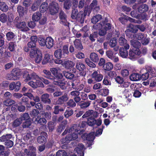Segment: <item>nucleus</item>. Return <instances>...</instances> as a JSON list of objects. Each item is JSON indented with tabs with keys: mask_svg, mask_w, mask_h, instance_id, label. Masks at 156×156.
Segmentation results:
<instances>
[{
	"mask_svg": "<svg viewBox=\"0 0 156 156\" xmlns=\"http://www.w3.org/2000/svg\"><path fill=\"white\" fill-rule=\"evenodd\" d=\"M138 30V27L137 25H133L132 24H130L129 26L127 29L126 31V35L129 32H131L133 33H136Z\"/></svg>",
	"mask_w": 156,
	"mask_h": 156,
	"instance_id": "obj_17",
	"label": "nucleus"
},
{
	"mask_svg": "<svg viewBox=\"0 0 156 156\" xmlns=\"http://www.w3.org/2000/svg\"><path fill=\"white\" fill-rule=\"evenodd\" d=\"M76 69L80 71H81L80 74L82 76H84L86 73L84 70L85 69V67L84 64L80 62H78L76 65Z\"/></svg>",
	"mask_w": 156,
	"mask_h": 156,
	"instance_id": "obj_14",
	"label": "nucleus"
},
{
	"mask_svg": "<svg viewBox=\"0 0 156 156\" xmlns=\"http://www.w3.org/2000/svg\"><path fill=\"white\" fill-rule=\"evenodd\" d=\"M130 43L131 45L133 47V49H139L141 46V43L139 41L133 40L130 41Z\"/></svg>",
	"mask_w": 156,
	"mask_h": 156,
	"instance_id": "obj_24",
	"label": "nucleus"
},
{
	"mask_svg": "<svg viewBox=\"0 0 156 156\" xmlns=\"http://www.w3.org/2000/svg\"><path fill=\"white\" fill-rule=\"evenodd\" d=\"M90 101H87L85 102H81L79 103L82 108H84L88 107L90 105Z\"/></svg>",
	"mask_w": 156,
	"mask_h": 156,
	"instance_id": "obj_43",
	"label": "nucleus"
},
{
	"mask_svg": "<svg viewBox=\"0 0 156 156\" xmlns=\"http://www.w3.org/2000/svg\"><path fill=\"white\" fill-rule=\"evenodd\" d=\"M46 46L47 48H50L52 47L54 44V41L51 37H48L46 38Z\"/></svg>",
	"mask_w": 156,
	"mask_h": 156,
	"instance_id": "obj_23",
	"label": "nucleus"
},
{
	"mask_svg": "<svg viewBox=\"0 0 156 156\" xmlns=\"http://www.w3.org/2000/svg\"><path fill=\"white\" fill-rule=\"evenodd\" d=\"M148 8L147 5L145 4L141 5L138 8V11L140 13L143 12L147 11Z\"/></svg>",
	"mask_w": 156,
	"mask_h": 156,
	"instance_id": "obj_35",
	"label": "nucleus"
},
{
	"mask_svg": "<svg viewBox=\"0 0 156 156\" xmlns=\"http://www.w3.org/2000/svg\"><path fill=\"white\" fill-rule=\"evenodd\" d=\"M103 83L106 85H110L111 82L107 76H105L103 80Z\"/></svg>",
	"mask_w": 156,
	"mask_h": 156,
	"instance_id": "obj_62",
	"label": "nucleus"
},
{
	"mask_svg": "<svg viewBox=\"0 0 156 156\" xmlns=\"http://www.w3.org/2000/svg\"><path fill=\"white\" fill-rule=\"evenodd\" d=\"M121 74L123 77H125L129 75V72L127 69H123L121 70Z\"/></svg>",
	"mask_w": 156,
	"mask_h": 156,
	"instance_id": "obj_60",
	"label": "nucleus"
},
{
	"mask_svg": "<svg viewBox=\"0 0 156 156\" xmlns=\"http://www.w3.org/2000/svg\"><path fill=\"white\" fill-rule=\"evenodd\" d=\"M22 119L20 118L14 121L13 123V126L14 127H16L19 126L22 122Z\"/></svg>",
	"mask_w": 156,
	"mask_h": 156,
	"instance_id": "obj_53",
	"label": "nucleus"
},
{
	"mask_svg": "<svg viewBox=\"0 0 156 156\" xmlns=\"http://www.w3.org/2000/svg\"><path fill=\"white\" fill-rule=\"evenodd\" d=\"M111 24L108 23L107 20L106 19L105 21H102L93 26L94 29L99 30L98 34L101 36H104L108 31L111 29Z\"/></svg>",
	"mask_w": 156,
	"mask_h": 156,
	"instance_id": "obj_3",
	"label": "nucleus"
},
{
	"mask_svg": "<svg viewBox=\"0 0 156 156\" xmlns=\"http://www.w3.org/2000/svg\"><path fill=\"white\" fill-rule=\"evenodd\" d=\"M94 111L92 110H89L86 112L82 116V118H84L91 116L93 113Z\"/></svg>",
	"mask_w": 156,
	"mask_h": 156,
	"instance_id": "obj_56",
	"label": "nucleus"
},
{
	"mask_svg": "<svg viewBox=\"0 0 156 156\" xmlns=\"http://www.w3.org/2000/svg\"><path fill=\"white\" fill-rule=\"evenodd\" d=\"M31 71L29 70L28 72L25 70L24 72L23 77L25 79L26 81H27L31 79H33V81H31L29 82V85L34 88H36L38 87H43V85L41 81H39L40 77L35 73H30Z\"/></svg>",
	"mask_w": 156,
	"mask_h": 156,
	"instance_id": "obj_2",
	"label": "nucleus"
},
{
	"mask_svg": "<svg viewBox=\"0 0 156 156\" xmlns=\"http://www.w3.org/2000/svg\"><path fill=\"white\" fill-rule=\"evenodd\" d=\"M98 36V33L97 32H94L90 35L89 38L91 41H95Z\"/></svg>",
	"mask_w": 156,
	"mask_h": 156,
	"instance_id": "obj_54",
	"label": "nucleus"
},
{
	"mask_svg": "<svg viewBox=\"0 0 156 156\" xmlns=\"http://www.w3.org/2000/svg\"><path fill=\"white\" fill-rule=\"evenodd\" d=\"M17 27L18 28L21 29L22 31H27L29 30V28L25 22H22L18 23L17 25Z\"/></svg>",
	"mask_w": 156,
	"mask_h": 156,
	"instance_id": "obj_22",
	"label": "nucleus"
},
{
	"mask_svg": "<svg viewBox=\"0 0 156 156\" xmlns=\"http://www.w3.org/2000/svg\"><path fill=\"white\" fill-rule=\"evenodd\" d=\"M93 9L95 11H98L100 10V8L97 5V2L96 0H94L91 3L90 6V8H88V10Z\"/></svg>",
	"mask_w": 156,
	"mask_h": 156,
	"instance_id": "obj_21",
	"label": "nucleus"
},
{
	"mask_svg": "<svg viewBox=\"0 0 156 156\" xmlns=\"http://www.w3.org/2000/svg\"><path fill=\"white\" fill-rule=\"evenodd\" d=\"M78 12L77 9H73L72 12L71 17L73 19H76L80 23H83L87 15H89L91 10H88V7H86L84 12L82 11H80L79 13Z\"/></svg>",
	"mask_w": 156,
	"mask_h": 156,
	"instance_id": "obj_4",
	"label": "nucleus"
},
{
	"mask_svg": "<svg viewBox=\"0 0 156 156\" xmlns=\"http://www.w3.org/2000/svg\"><path fill=\"white\" fill-rule=\"evenodd\" d=\"M68 99L66 95H64L60 98L57 102V104H61L64 101H66Z\"/></svg>",
	"mask_w": 156,
	"mask_h": 156,
	"instance_id": "obj_42",
	"label": "nucleus"
},
{
	"mask_svg": "<svg viewBox=\"0 0 156 156\" xmlns=\"http://www.w3.org/2000/svg\"><path fill=\"white\" fill-rule=\"evenodd\" d=\"M35 122H36L37 123L39 124L40 125H42L45 124L47 121L44 118H40L39 116H38L35 120Z\"/></svg>",
	"mask_w": 156,
	"mask_h": 156,
	"instance_id": "obj_36",
	"label": "nucleus"
},
{
	"mask_svg": "<svg viewBox=\"0 0 156 156\" xmlns=\"http://www.w3.org/2000/svg\"><path fill=\"white\" fill-rule=\"evenodd\" d=\"M117 43V40L115 38H113L111 40L109 43V45L112 48L114 47V49L115 51H117L119 49V46H116Z\"/></svg>",
	"mask_w": 156,
	"mask_h": 156,
	"instance_id": "obj_20",
	"label": "nucleus"
},
{
	"mask_svg": "<svg viewBox=\"0 0 156 156\" xmlns=\"http://www.w3.org/2000/svg\"><path fill=\"white\" fill-rule=\"evenodd\" d=\"M49 96V95L48 94H45L42 95L41 97L42 101L45 103H50L51 100L48 98Z\"/></svg>",
	"mask_w": 156,
	"mask_h": 156,
	"instance_id": "obj_34",
	"label": "nucleus"
},
{
	"mask_svg": "<svg viewBox=\"0 0 156 156\" xmlns=\"http://www.w3.org/2000/svg\"><path fill=\"white\" fill-rule=\"evenodd\" d=\"M90 57L91 60L94 62H97L99 60L98 55L95 53H91Z\"/></svg>",
	"mask_w": 156,
	"mask_h": 156,
	"instance_id": "obj_37",
	"label": "nucleus"
},
{
	"mask_svg": "<svg viewBox=\"0 0 156 156\" xmlns=\"http://www.w3.org/2000/svg\"><path fill=\"white\" fill-rule=\"evenodd\" d=\"M59 17L61 20V23L67 26L68 23L66 20V16L62 11L60 12Z\"/></svg>",
	"mask_w": 156,
	"mask_h": 156,
	"instance_id": "obj_18",
	"label": "nucleus"
},
{
	"mask_svg": "<svg viewBox=\"0 0 156 156\" xmlns=\"http://www.w3.org/2000/svg\"><path fill=\"white\" fill-rule=\"evenodd\" d=\"M6 35L7 40L9 41L11 40L15 36L14 34L11 31L7 33Z\"/></svg>",
	"mask_w": 156,
	"mask_h": 156,
	"instance_id": "obj_46",
	"label": "nucleus"
},
{
	"mask_svg": "<svg viewBox=\"0 0 156 156\" xmlns=\"http://www.w3.org/2000/svg\"><path fill=\"white\" fill-rule=\"evenodd\" d=\"M21 85V83L20 82H17L16 83L13 82L10 83L9 86V89L11 90L15 89V91H18L20 89Z\"/></svg>",
	"mask_w": 156,
	"mask_h": 156,
	"instance_id": "obj_16",
	"label": "nucleus"
},
{
	"mask_svg": "<svg viewBox=\"0 0 156 156\" xmlns=\"http://www.w3.org/2000/svg\"><path fill=\"white\" fill-rule=\"evenodd\" d=\"M9 7L5 2H1L0 3V10L3 12H6L9 9Z\"/></svg>",
	"mask_w": 156,
	"mask_h": 156,
	"instance_id": "obj_29",
	"label": "nucleus"
},
{
	"mask_svg": "<svg viewBox=\"0 0 156 156\" xmlns=\"http://www.w3.org/2000/svg\"><path fill=\"white\" fill-rule=\"evenodd\" d=\"M16 45L15 43L13 42H11L9 43L8 48L11 51H14Z\"/></svg>",
	"mask_w": 156,
	"mask_h": 156,
	"instance_id": "obj_48",
	"label": "nucleus"
},
{
	"mask_svg": "<svg viewBox=\"0 0 156 156\" xmlns=\"http://www.w3.org/2000/svg\"><path fill=\"white\" fill-rule=\"evenodd\" d=\"M0 21L2 23H4L7 21V16L5 13L2 14L0 16Z\"/></svg>",
	"mask_w": 156,
	"mask_h": 156,
	"instance_id": "obj_47",
	"label": "nucleus"
},
{
	"mask_svg": "<svg viewBox=\"0 0 156 156\" xmlns=\"http://www.w3.org/2000/svg\"><path fill=\"white\" fill-rule=\"evenodd\" d=\"M63 74L65 76L67 79H71L74 77V75L70 73L64 72Z\"/></svg>",
	"mask_w": 156,
	"mask_h": 156,
	"instance_id": "obj_51",
	"label": "nucleus"
},
{
	"mask_svg": "<svg viewBox=\"0 0 156 156\" xmlns=\"http://www.w3.org/2000/svg\"><path fill=\"white\" fill-rule=\"evenodd\" d=\"M27 46L30 48H31V49H34V48H36V43L30 41L27 43Z\"/></svg>",
	"mask_w": 156,
	"mask_h": 156,
	"instance_id": "obj_59",
	"label": "nucleus"
},
{
	"mask_svg": "<svg viewBox=\"0 0 156 156\" xmlns=\"http://www.w3.org/2000/svg\"><path fill=\"white\" fill-rule=\"evenodd\" d=\"M57 156H66L67 153L64 150H59L56 153Z\"/></svg>",
	"mask_w": 156,
	"mask_h": 156,
	"instance_id": "obj_61",
	"label": "nucleus"
},
{
	"mask_svg": "<svg viewBox=\"0 0 156 156\" xmlns=\"http://www.w3.org/2000/svg\"><path fill=\"white\" fill-rule=\"evenodd\" d=\"M119 42L120 45L122 46L127 43V41L125 39L124 36H121L119 38Z\"/></svg>",
	"mask_w": 156,
	"mask_h": 156,
	"instance_id": "obj_45",
	"label": "nucleus"
},
{
	"mask_svg": "<svg viewBox=\"0 0 156 156\" xmlns=\"http://www.w3.org/2000/svg\"><path fill=\"white\" fill-rule=\"evenodd\" d=\"M38 42L40 45L44 46L46 44V39H45L42 37H40L38 39Z\"/></svg>",
	"mask_w": 156,
	"mask_h": 156,
	"instance_id": "obj_49",
	"label": "nucleus"
},
{
	"mask_svg": "<svg viewBox=\"0 0 156 156\" xmlns=\"http://www.w3.org/2000/svg\"><path fill=\"white\" fill-rule=\"evenodd\" d=\"M115 79L116 82L120 84L119 86L121 87L126 88L129 85V82L124 81L123 79L119 76H116Z\"/></svg>",
	"mask_w": 156,
	"mask_h": 156,
	"instance_id": "obj_10",
	"label": "nucleus"
},
{
	"mask_svg": "<svg viewBox=\"0 0 156 156\" xmlns=\"http://www.w3.org/2000/svg\"><path fill=\"white\" fill-rule=\"evenodd\" d=\"M113 67V64L110 62H108L105 64L103 66L104 70L107 71H110L112 69Z\"/></svg>",
	"mask_w": 156,
	"mask_h": 156,
	"instance_id": "obj_32",
	"label": "nucleus"
},
{
	"mask_svg": "<svg viewBox=\"0 0 156 156\" xmlns=\"http://www.w3.org/2000/svg\"><path fill=\"white\" fill-rule=\"evenodd\" d=\"M30 55L31 58H35L34 61L37 63H39L42 59V55L41 52L37 48L31 49Z\"/></svg>",
	"mask_w": 156,
	"mask_h": 156,
	"instance_id": "obj_6",
	"label": "nucleus"
},
{
	"mask_svg": "<svg viewBox=\"0 0 156 156\" xmlns=\"http://www.w3.org/2000/svg\"><path fill=\"white\" fill-rule=\"evenodd\" d=\"M136 37L138 40L141 41V43L143 45H147L149 42V38H147L146 34L139 33L136 35Z\"/></svg>",
	"mask_w": 156,
	"mask_h": 156,
	"instance_id": "obj_8",
	"label": "nucleus"
},
{
	"mask_svg": "<svg viewBox=\"0 0 156 156\" xmlns=\"http://www.w3.org/2000/svg\"><path fill=\"white\" fill-rule=\"evenodd\" d=\"M102 18L101 16L100 15H97L93 16L91 19V22L93 23H96Z\"/></svg>",
	"mask_w": 156,
	"mask_h": 156,
	"instance_id": "obj_38",
	"label": "nucleus"
},
{
	"mask_svg": "<svg viewBox=\"0 0 156 156\" xmlns=\"http://www.w3.org/2000/svg\"><path fill=\"white\" fill-rule=\"evenodd\" d=\"M80 128L77 125H74L70 127L68 132L69 134L67 135L65 138L62 139L61 143L64 144H66L71 141L76 140L79 136L81 135L83 139L88 141L87 142V146L90 147L93 144V140L94 138V133L92 132L88 135L85 133L83 134V130H80Z\"/></svg>",
	"mask_w": 156,
	"mask_h": 156,
	"instance_id": "obj_1",
	"label": "nucleus"
},
{
	"mask_svg": "<svg viewBox=\"0 0 156 156\" xmlns=\"http://www.w3.org/2000/svg\"><path fill=\"white\" fill-rule=\"evenodd\" d=\"M52 59V55L48 54H45L42 63L43 65L45 64L48 62H50Z\"/></svg>",
	"mask_w": 156,
	"mask_h": 156,
	"instance_id": "obj_19",
	"label": "nucleus"
},
{
	"mask_svg": "<svg viewBox=\"0 0 156 156\" xmlns=\"http://www.w3.org/2000/svg\"><path fill=\"white\" fill-rule=\"evenodd\" d=\"M141 54V52L139 49L131 48L129 53V58L132 60H135L138 58Z\"/></svg>",
	"mask_w": 156,
	"mask_h": 156,
	"instance_id": "obj_7",
	"label": "nucleus"
},
{
	"mask_svg": "<svg viewBox=\"0 0 156 156\" xmlns=\"http://www.w3.org/2000/svg\"><path fill=\"white\" fill-rule=\"evenodd\" d=\"M106 53L107 56L114 62H117L119 61L118 58L115 55V54H114L112 51L111 50L107 51Z\"/></svg>",
	"mask_w": 156,
	"mask_h": 156,
	"instance_id": "obj_15",
	"label": "nucleus"
},
{
	"mask_svg": "<svg viewBox=\"0 0 156 156\" xmlns=\"http://www.w3.org/2000/svg\"><path fill=\"white\" fill-rule=\"evenodd\" d=\"M15 103V101L11 99H8L4 102V105L6 106H9Z\"/></svg>",
	"mask_w": 156,
	"mask_h": 156,
	"instance_id": "obj_52",
	"label": "nucleus"
},
{
	"mask_svg": "<svg viewBox=\"0 0 156 156\" xmlns=\"http://www.w3.org/2000/svg\"><path fill=\"white\" fill-rule=\"evenodd\" d=\"M63 65L66 68L69 69L73 67L75 65V63L71 61H68L65 62Z\"/></svg>",
	"mask_w": 156,
	"mask_h": 156,
	"instance_id": "obj_27",
	"label": "nucleus"
},
{
	"mask_svg": "<svg viewBox=\"0 0 156 156\" xmlns=\"http://www.w3.org/2000/svg\"><path fill=\"white\" fill-rule=\"evenodd\" d=\"M12 72L14 75V76H16L17 77V80L18 79L21 74L20 70L17 68H15L12 70Z\"/></svg>",
	"mask_w": 156,
	"mask_h": 156,
	"instance_id": "obj_40",
	"label": "nucleus"
},
{
	"mask_svg": "<svg viewBox=\"0 0 156 156\" xmlns=\"http://www.w3.org/2000/svg\"><path fill=\"white\" fill-rule=\"evenodd\" d=\"M48 10H49V8L48 7L47 3L46 2L42 3L40 8V12L41 13H44L46 12Z\"/></svg>",
	"mask_w": 156,
	"mask_h": 156,
	"instance_id": "obj_31",
	"label": "nucleus"
},
{
	"mask_svg": "<svg viewBox=\"0 0 156 156\" xmlns=\"http://www.w3.org/2000/svg\"><path fill=\"white\" fill-rule=\"evenodd\" d=\"M37 140L39 143L43 144L45 143L46 141V139L44 136H41L38 137Z\"/></svg>",
	"mask_w": 156,
	"mask_h": 156,
	"instance_id": "obj_50",
	"label": "nucleus"
},
{
	"mask_svg": "<svg viewBox=\"0 0 156 156\" xmlns=\"http://www.w3.org/2000/svg\"><path fill=\"white\" fill-rule=\"evenodd\" d=\"M41 14L39 12L34 13L32 19L35 21H38L41 17Z\"/></svg>",
	"mask_w": 156,
	"mask_h": 156,
	"instance_id": "obj_41",
	"label": "nucleus"
},
{
	"mask_svg": "<svg viewBox=\"0 0 156 156\" xmlns=\"http://www.w3.org/2000/svg\"><path fill=\"white\" fill-rule=\"evenodd\" d=\"M17 11L20 16H23L24 13V10L23 7L21 6H18L17 8Z\"/></svg>",
	"mask_w": 156,
	"mask_h": 156,
	"instance_id": "obj_55",
	"label": "nucleus"
},
{
	"mask_svg": "<svg viewBox=\"0 0 156 156\" xmlns=\"http://www.w3.org/2000/svg\"><path fill=\"white\" fill-rule=\"evenodd\" d=\"M119 20L122 24H124L127 20H129L131 22L140 24L141 23V21L139 20H136L130 18L129 17L125 16L119 18Z\"/></svg>",
	"mask_w": 156,
	"mask_h": 156,
	"instance_id": "obj_13",
	"label": "nucleus"
},
{
	"mask_svg": "<svg viewBox=\"0 0 156 156\" xmlns=\"http://www.w3.org/2000/svg\"><path fill=\"white\" fill-rule=\"evenodd\" d=\"M7 79L9 80H17V77L16 76H14L12 72L11 74H8L7 75Z\"/></svg>",
	"mask_w": 156,
	"mask_h": 156,
	"instance_id": "obj_58",
	"label": "nucleus"
},
{
	"mask_svg": "<svg viewBox=\"0 0 156 156\" xmlns=\"http://www.w3.org/2000/svg\"><path fill=\"white\" fill-rule=\"evenodd\" d=\"M36 149L33 146H30L29 147V150L25 149L24 153L27 156H36Z\"/></svg>",
	"mask_w": 156,
	"mask_h": 156,
	"instance_id": "obj_12",
	"label": "nucleus"
},
{
	"mask_svg": "<svg viewBox=\"0 0 156 156\" xmlns=\"http://www.w3.org/2000/svg\"><path fill=\"white\" fill-rule=\"evenodd\" d=\"M49 11L51 15H54L58 12L59 8L58 4L55 2H53L50 4L48 7Z\"/></svg>",
	"mask_w": 156,
	"mask_h": 156,
	"instance_id": "obj_9",
	"label": "nucleus"
},
{
	"mask_svg": "<svg viewBox=\"0 0 156 156\" xmlns=\"http://www.w3.org/2000/svg\"><path fill=\"white\" fill-rule=\"evenodd\" d=\"M141 85L140 83H135L132 84L130 86L131 88L133 90H135L136 89L141 87Z\"/></svg>",
	"mask_w": 156,
	"mask_h": 156,
	"instance_id": "obj_57",
	"label": "nucleus"
},
{
	"mask_svg": "<svg viewBox=\"0 0 156 156\" xmlns=\"http://www.w3.org/2000/svg\"><path fill=\"white\" fill-rule=\"evenodd\" d=\"M130 80L133 81H137L140 79V76L137 73H133L130 76Z\"/></svg>",
	"mask_w": 156,
	"mask_h": 156,
	"instance_id": "obj_33",
	"label": "nucleus"
},
{
	"mask_svg": "<svg viewBox=\"0 0 156 156\" xmlns=\"http://www.w3.org/2000/svg\"><path fill=\"white\" fill-rule=\"evenodd\" d=\"M50 71L56 78L54 79L53 83L55 85L60 86L61 88L62 89H64V83L61 82L59 80H61L63 77L62 74L60 73V69L59 68H52L50 69Z\"/></svg>",
	"mask_w": 156,
	"mask_h": 156,
	"instance_id": "obj_5",
	"label": "nucleus"
},
{
	"mask_svg": "<svg viewBox=\"0 0 156 156\" xmlns=\"http://www.w3.org/2000/svg\"><path fill=\"white\" fill-rule=\"evenodd\" d=\"M87 124L90 126H92L95 123V119H94L89 118L87 122Z\"/></svg>",
	"mask_w": 156,
	"mask_h": 156,
	"instance_id": "obj_63",
	"label": "nucleus"
},
{
	"mask_svg": "<svg viewBox=\"0 0 156 156\" xmlns=\"http://www.w3.org/2000/svg\"><path fill=\"white\" fill-rule=\"evenodd\" d=\"M43 1V0H37L35 1L33 3L31 7L32 10L33 11H35L37 9L40 4Z\"/></svg>",
	"mask_w": 156,
	"mask_h": 156,
	"instance_id": "obj_28",
	"label": "nucleus"
},
{
	"mask_svg": "<svg viewBox=\"0 0 156 156\" xmlns=\"http://www.w3.org/2000/svg\"><path fill=\"white\" fill-rule=\"evenodd\" d=\"M149 72L150 74L152 76H156V68L155 67L151 68Z\"/></svg>",
	"mask_w": 156,
	"mask_h": 156,
	"instance_id": "obj_64",
	"label": "nucleus"
},
{
	"mask_svg": "<svg viewBox=\"0 0 156 156\" xmlns=\"http://www.w3.org/2000/svg\"><path fill=\"white\" fill-rule=\"evenodd\" d=\"M75 48L78 50H81L83 48L81 41L79 39H76L74 42Z\"/></svg>",
	"mask_w": 156,
	"mask_h": 156,
	"instance_id": "obj_25",
	"label": "nucleus"
},
{
	"mask_svg": "<svg viewBox=\"0 0 156 156\" xmlns=\"http://www.w3.org/2000/svg\"><path fill=\"white\" fill-rule=\"evenodd\" d=\"M59 2H62L64 1V7L66 9H69L72 6L71 0H58Z\"/></svg>",
	"mask_w": 156,
	"mask_h": 156,
	"instance_id": "obj_26",
	"label": "nucleus"
},
{
	"mask_svg": "<svg viewBox=\"0 0 156 156\" xmlns=\"http://www.w3.org/2000/svg\"><path fill=\"white\" fill-rule=\"evenodd\" d=\"M43 73L44 74L45 77L50 79L51 81H53L52 80L53 77L51 75V73L49 70L44 69L43 70Z\"/></svg>",
	"mask_w": 156,
	"mask_h": 156,
	"instance_id": "obj_39",
	"label": "nucleus"
},
{
	"mask_svg": "<svg viewBox=\"0 0 156 156\" xmlns=\"http://www.w3.org/2000/svg\"><path fill=\"white\" fill-rule=\"evenodd\" d=\"M91 77L96 81L99 82L102 80L103 76L100 73V72L98 70L93 72L91 74Z\"/></svg>",
	"mask_w": 156,
	"mask_h": 156,
	"instance_id": "obj_11",
	"label": "nucleus"
},
{
	"mask_svg": "<svg viewBox=\"0 0 156 156\" xmlns=\"http://www.w3.org/2000/svg\"><path fill=\"white\" fill-rule=\"evenodd\" d=\"M54 55L58 59L61 58L62 56L61 49L59 48L56 50L54 53Z\"/></svg>",
	"mask_w": 156,
	"mask_h": 156,
	"instance_id": "obj_44",
	"label": "nucleus"
},
{
	"mask_svg": "<svg viewBox=\"0 0 156 156\" xmlns=\"http://www.w3.org/2000/svg\"><path fill=\"white\" fill-rule=\"evenodd\" d=\"M119 54L120 56L123 58H126L128 56L127 51L123 48H121L120 49Z\"/></svg>",
	"mask_w": 156,
	"mask_h": 156,
	"instance_id": "obj_30",
	"label": "nucleus"
}]
</instances>
